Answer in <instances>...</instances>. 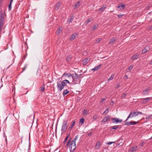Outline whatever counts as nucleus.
I'll return each instance as SVG.
<instances>
[{"mask_svg": "<svg viewBox=\"0 0 152 152\" xmlns=\"http://www.w3.org/2000/svg\"><path fill=\"white\" fill-rule=\"evenodd\" d=\"M150 64H152V60H151V61L150 63Z\"/></svg>", "mask_w": 152, "mask_h": 152, "instance_id": "nucleus-55", "label": "nucleus"}, {"mask_svg": "<svg viewBox=\"0 0 152 152\" xmlns=\"http://www.w3.org/2000/svg\"><path fill=\"white\" fill-rule=\"evenodd\" d=\"M69 126V124L67 123V120H64L62 126L61 131L62 132H64L66 130L67 127Z\"/></svg>", "mask_w": 152, "mask_h": 152, "instance_id": "nucleus-4", "label": "nucleus"}, {"mask_svg": "<svg viewBox=\"0 0 152 152\" xmlns=\"http://www.w3.org/2000/svg\"><path fill=\"white\" fill-rule=\"evenodd\" d=\"M66 76L67 77H72V75L70 73H64L62 75V77Z\"/></svg>", "mask_w": 152, "mask_h": 152, "instance_id": "nucleus-16", "label": "nucleus"}, {"mask_svg": "<svg viewBox=\"0 0 152 152\" xmlns=\"http://www.w3.org/2000/svg\"><path fill=\"white\" fill-rule=\"evenodd\" d=\"M125 6L122 4L120 3L119 4V6L117 7V10L118 11H121L123 10L125 8Z\"/></svg>", "mask_w": 152, "mask_h": 152, "instance_id": "nucleus-8", "label": "nucleus"}, {"mask_svg": "<svg viewBox=\"0 0 152 152\" xmlns=\"http://www.w3.org/2000/svg\"><path fill=\"white\" fill-rule=\"evenodd\" d=\"M12 2H10V4L9 5V9L10 10L11 9V4Z\"/></svg>", "mask_w": 152, "mask_h": 152, "instance_id": "nucleus-42", "label": "nucleus"}, {"mask_svg": "<svg viewBox=\"0 0 152 152\" xmlns=\"http://www.w3.org/2000/svg\"><path fill=\"white\" fill-rule=\"evenodd\" d=\"M106 99V98L102 99V100L100 101V102H102L103 101L105 100Z\"/></svg>", "mask_w": 152, "mask_h": 152, "instance_id": "nucleus-49", "label": "nucleus"}, {"mask_svg": "<svg viewBox=\"0 0 152 152\" xmlns=\"http://www.w3.org/2000/svg\"><path fill=\"white\" fill-rule=\"evenodd\" d=\"M76 148L75 143L74 142V141H72L70 144L69 146V149L70 152H73Z\"/></svg>", "mask_w": 152, "mask_h": 152, "instance_id": "nucleus-5", "label": "nucleus"}, {"mask_svg": "<svg viewBox=\"0 0 152 152\" xmlns=\"http://www.w3.org/2000/svg\"><path fill=\"white\" fill-rule=\"evenodd\" d=\"M114 142H108L107 143V144L108 145H110L111 144H112Z\"/></svg>", "mask_w": 152, "mask_h": 152, "instance_id": "nucleus-45", "label": "nucleus"}, {"mask_svg": "<svg viewBox=\"0 0 152 152\" xmlns=\"http://www.w3.org/2000/svg\"><path fill=\"white\" fill-rule=\"evenodd\" d=\"M119 86H119V85H117V86H116V88H118L119 87Z\"/></svg>", "mask_w": 152, "mask_h": 152, "instance_id": "nucleus-53", "label": "nucleus"}, {"mask_svg": "<svg viewBox=\"0 0 152 152\" xmlns=\"http://www.w3.org/2000/svg\"><path fill=\"white\" fill-rule=\"evenodd\" d=\"M115 122L116 123H118V122H121L122 121V120H119V119L118 118H115Z\"/></svg>", "mask_w": 152, "mask_h": 152, "instance_id": "nucleus-25", "label": "nucleus"}, {"mask_svg": "<svg viewBox=\"0 0 152 152\" xmlns=\"http://www.w3.org/2000/svg\"><path fill=\"white\" fill-rule=\"evenodd\" d=\"M69 92V91H68V90L66 89L64 90L63 92V94L64 96L66 94H67Z\"/></svg>", "mask_w": 152, "mask_h": 152, "instance_id": "nucleus-22", "label": "nucleus"}, {"mask_svg": "<svg viewBox=\"0 0 152 152\" xmlns=\"http://www.w3.org/2000/svg\"><path fill=\"white\" fill-rule=\"evenodd\" d=\"M69 137V135H68L66 137V138L64 140V143H65L66 142V141L67 140L68 138Z\"/></svg>", "mask_w": 152, "mask_h": 152, "instance_id": "nucleus-34", "label": "nucleus"}, {"mask_svg": "<svg viewBox=\"0 0 152 152\" xmlns=\"http://www.w3.org/2000/svg\"><path fill=\"white\" fill-rule=\"evenodd\" d=\"M109 112V109L107 108L106 109L104 112L103 113V114L104 115H106L107 114V113H108Z\"/></svg>", "mask_w": 152, "mask_h": 152, "instance_id": "nucleus-28", "label": "nucleus"}, {"mask_svg": "<svg viewBox=\"0 0 152 152\" xmlns=\"http://www.w3.org/2000/svg\"><path fill=\"white\" fill-rule=\"evenodd\" d=\"M89 61L88 58H85L83 61V64L84 65H86L88 64Z\"/></svg>", "mask_w": 152, "mask_h": 152, "instance_id": "nucleus-18", "label": "nucleus"}, {"mask_svg": "<svg viewBox=\"0 0 152 152\" xmlns=\"http://www.w3.org/2000/svg\"><path fill=\"white\" fill-rule=\"evenodd\" d=\"M142 145H143V144H142H142L141 145V146H142Z\"/></svg>", "mask_w": 152, "mask_h": 152, "instance_id": "nucleus-57", "label": "nucleus"}, {"mask_svg": "<svg viewBox=\"0 0 152 152\" xmlns=\"http://www.w3.org/2000/svg\"><path fill=\"white\" fill-rule=\"evenodd\" d=\"M13 0H11L10 1V2H12L13 1Z\"/></svg>", "mask_w": 152, "mask_h": 152, "instance_id": "nucleus-56", "label": "nucleus"}, {"mask_svg": "<svg viewBox=\"0 0 152 152\" xmlns=\"http://www.w3.org/2000/svg\"><path fill=\"white\" fill-rule=\"evenodd\" d=\"M70 141H71V139H69L68 140V141L67 142V143H66V147L67 146H68L69 145Z\"/></svg>", "mask_w": 152, "mask_h": 152, "instance_id": "nucleus-35", "label": "nucleus"}, {"mask_svg": "<svg viewBox=\"0 0 152 152\" xmlns=\"http://www.w3.org/2000/svg\"><path fill=\"white\" fill-rule=\"evenodd\" d=\"M150 88L149 87H147L143 91L142 94L143 95H147L148 93V91L150 89Z\"/></svg>", "mask_w": 152, "mask_h": 152, "instance_id": "nucleus-12", "label": "nucleus"}, {"mask_svg": "<svg viewBox=\"0 0 152 152\" xmlns=\"http://www.w3.org/2000/svg\"><path fill=\"white\" fill-rule=\"evenodd\" d=\"M102 64H100L97 66L95 67L94 68L92 69H91V70L94 71H96L98 70L99 69L101 66Z\"/></svg>", "mask_w": 152, "mask_h": 152, "instance_id": "nucleus-17", "label": "nucleus"}, {"mask_svg": "<svg viewBox=\"0 0 152 152\" xmlns=\"http://www.w3.org/2000/svg\"><path fill=\"white\" fill-rule=\"evenodd\" d=\"M106 8L105 7L103 6V7L99 9V11H103Z\"/></svg>", "mask_w": 152, "mask_h": 152, "instance_id": "nucleus-32", "label": "nucleus"}, {"mask_svg": "<svg viewBox=\"0 0 152 152\" xmlns=\"http://www.w3.org/2000/svg\"><path fill=\"white\" fill-rule=\"evenodd\" d=\"M118 128V126H114L111 128L112 129H116Z\"/></svg>", "mask_w": 152, "mask_h": 152, "instance_id": "nucleus-41", "label": "nucleus"}, {"mask_svg": "<svg viewBox=\"0 0 152 152\" xmlns=\"http://www.w3.org/2000/svg\"><path fill=\"white\" fill-rule=\"evenodd\" d=\"M123 15L122 14H120L119 15H118V18H121L123 16Z\"/></svg>", "mask_w": 152, "mask_h": 152, "instance_id": "nucleus-47", "label": "nucleus"}, {"mask_svg": "<svg viewBox=\"0 0 152 152\" xmlns=\"http://www.w3.org/2000/svg\"><path fill=\"white\" fill-rule=\"evenodd\" d=\"M133 66L132 65L130 66L128 68V69L130 71L131 70V69L133 68Z\"/></svg>", "mask_w": 152, "mask_h": 152, "instance_id": "nucleus-37", "label": "nucleus"}, {"mask_svg": "<svg viewBox=\"0 0 152 152\" xmlns=\"http://www.w3.org/2000/svg\"><path fill=\"white\" fill-rule=\"evenodd\" d=\"M5 14L4 12L1 11L0 12V31L1 32L3 27L4 18L5 17Z\"/></svg>", "mask_w": 152, "mask_h": 152, "instance_id": "nucleus-2", "label": "nucleus"}, {"mask_svg": "<svg viewBox=\"0 0 152 152\" xmlns=\"http://www.w3.org/2000/svg\"><path fill=\"white\" fill-rule=\"evenodd\" d=\"M45 85H43V86L40 87L39 89V91L41 92H44L45 90Z\"/></svg>", "mask_w": 152, "mask_h": 152, "instance_id": "nucleus-23", "label": "nucleus"}, {"mask_svg": "<svg viewBox=\"0 0 152 152\" xmlns=\"http://www.w3.org/2000/svg\"><path fill=\"white\" fill-rule=\"evenodd\" d=\"M149 29H151L152 28V26H150L149 27Z\"/></svg>", "mask_w": 152, "mask_h": 152, "instance_id": "nucleus-54", "label": "nucleus"}, {"mask_svg": "<svg viewBox=\"0 0 152 152\" xmlns=\"http://www.w3.org/2000/svg\"><path fill=\"white\" fill-rule=\"evenodd\" d=\"M115 75L113 74L108 79V81H110V80H112L114 77Z\"/></svg>", "mask_w": 152, "mask_h": 152, "instance_id": "nucleus-26", "label": "nucleus"}, {"mask_svg": "<svg viewBox=\"0 0 152 152\" xmlns=\"http://www.w3.org/2000/svg\"><path fill=\"white\" fill-rule=\"evenodd\" d=\"M124 78H125V79L126 80V79L128 78V76L126 75H125L124 77Z\"/></svg>", "mask_w": 152, "mask_h": 152, "instance_id": "nucleus-50", "label": "nucleus"}, {"mask_svg": "<svg viewBox=\"0 0 152 152\" xmlns=\"http://www.w3.org/2000/svg\"><path fill=\"white\" fill-rule=\"evenodd\" d=\"M75 123H76V122L75 121H72V123L71 124L69 127V129L71 130L74 126Z\"/></svg>", "mask_w": 152, "mask_h": 152, "instance_id": "nucleus-19", "label": "nucleus"}, {"mask_svg": "<svg viewBox=\"0 0 152 152\" xmlns=\"http://www.w3.org/2000/svg\"><path fill=\"white\" fill-rule=\"evenodd\" d=\"M61 31V30L60 28H59L58 30L56 32V34L57 35H59V34L60 33Z\"/></svg>", "mask_w": 152, "mask_h": 152, "instance_id": "nucleus-33", "label": "nucleus"}, {"mask_svg": "<svg viewBox=\"0 0 152 152\" xmlns=\"http://www.w3.org/2000/svg\"><path fill=\"white\" fill-rule=\"evenodd\" d=\"M137 146H134L131 148L130 151L131 152H135L137 151Z\"/></svg>", "mask_w": 152, "mask_h": 152, "instance_id": "nucleus-15", "label": "nucleus"}, {"mask_svg": "<svg viewBox=\"0 0 152 152\" xmlns=\"http://www.w3.org/2000/svg\"><path fill=\"white\" fill-rule=\"evenodd\" d=\"M140 57V54H135L132 57V60L137 59Z\"/></svg>", "mask_w": 152, "mask_h": 152, "instance_id": "nucleus-13", "label": "nucleus"}, {"mask_svg": "<svg viewBox=\"0 0 152 152\" xmlns=\"http://www.w3.org/2000/svg\"><path fill=\"white\" fill-rule=\"evenodd\" d=\"M77 35V34H73L70 36V39L71 40H73L76 38V36Z\"/></svg>", "mask_w": 152, "mask_h": 152, "instance_id": "nucleus-21", "label": "nucleus"}, {"mask_svg": "<svg viewBox=\"0 0 152 152\" xmlns=\"http://www.w3.org/2000/svg\"><path fill=\"white\" fill-rule=\"evenodd\" d=\"M139 114H143L141 112L139 111L131 112L127 119L125 120V122L129 118H132L133 117H135L137 116Z\"/></svg>", "mask_w": 152, "mask_h": 152, "instance_id": "nucleus-3", "label": "nucleus"}, {"mask_svg": "<svg viewBox=\"0 0 152 152\" xmlns=\"http://www.w3.org/2000/svg\"><path fill=\"white\" fill-rule=\"evenodd\" d=\"M79 1L77 2V3L76 5L75 6V7H76V8H77L80 6V5L79 4Z\"/></svg>", "mask_w": 152, "mask_h": 152, "instance_id": "nucleus-38", "label": "nucleus"}, {"mask_svg": "<svg viewBox=\"0 0 152 152\" xmlns=\"http://www.w3.org/2000/svg\"><path fill=\"white\" fill-rule=\"evenodd\" d=\"M88 111L85 109L83 112V114L84 115H86L88 114Z\"/></svg>", "mask_w": 152, "mask_h": 152, "instance_id": "nucleus-29", "label": "nucleus"}, {"mask_svg": "<svg viewBox=\"0 0 152 152\" xmlns=\"http://www.w3.org/2000/svg\"><path fill=\"white\" fill-rule=\"evenodd\" d=\"M115 40H116V39H115V37L112 38L110 40V41L109 42V44H110L111 43H114L115 41Z\"/></svg>", "mask_w": 152, "mask_h": 152, "instance_id": "nucleus-20", "label": "nucleus"}, {"mask_svg": "<svg viewBox=\"0 0 152 152\" xmlns=\"http://www.w3.org/2000/svg\"><path fill=\"white\" fill-rule=\"evenodd\" d=\"M99 25L98 24H96L92 28L93 30H95L98 27Z\"/></svg>", "mask_w": 152, "mask_h": 152, "instance_id": "nucleus-31", "label": "nucleus"}, {"mask_svg": "<svg viewBox=\"0 0 152 152\" xmlns=\"http://www.w3.org/2000/svg\"><path fill=\"white\" fill-rule=\"evenodd\" d=\"M151 138H152V137H151Z\"/></svg>", "mask_w": 152, "mask_h": 152, "instance_id": "nucleus-58", "label": "nucleus"}, {"mask_svg": "<svg viewBox=\"0 0 152 152\" xmlns=\"http://www.w3.org/2000/svg\"><path fill=\"white\" fill-rule=\"evenodd\" d=\"M100 145V143L99 142L96 144L95 146V147L96 149H98L99 148Z\"/></svg>", "mask_w": 152, "mask_h": 152, "instance_id": "nucleus-24", "label": "nucleus"}, {"mask_svg": "<svg viewBox=\"0 0 152 152\" xmlns=\"http://www.w3.org/2000/svg\"><path fill=\"white\" fill-rule=\"evenodd\" d=\"M71 57H70V56H68L67 57V58H66V60L67 61H69L71 59Z\"/></svg>", "mask_w": 152, "mask_h": 152, "instance_id": "nucleus-40", "label": "nucleus"}, {"mask_svg": "<svg viewBox=\"0 0 152 152\" xmlns=\"http://www.w3.org/2000/svg\"><path fill=\"white\" fill-rule=\"evenodd\" d=\"M84 119L83 118H82L80 120V122L82 124H83L84 122Z\"/></svg>", "mask_w": 152, "mask_h": 152, "instance_id": "nucleus-36", "label": "nucleus"}, {"mask_svg": "<svg viewBox=\"0 0 152 152\" xmlns=\"http://www.w3.org/2000/svg\"><path fill=\"white\" fill-rule=\"evenodd\" d=\"M102 40L101 38H99L97 39L96 41V43H98L100 42Z\"/></svg>", "mask_w": 152, "mask_h": 152, "instance_id": "nucleus-43", "label": "nucleus"}, {"mask_svg": "<svg viewBox=\"0 0 152 152\" xmlns=\"http://www.w3.org/2000/svg\"><path fill=\"white\" fill-rule=\"evenodd\" d=\"M111 119L112 120V121L113 123H114L115 122V118H112Z\"/></svg>", "mask_w": 152, "mask_h": 152, "instance_id": "nucleus-46", "label": "nucleus"}, {"mask_svg": "<svg viewBox=\"0 0 152 152\" xmlns=\"http://www.w3.org/2000/svg\"><path fill=\"white\" fill-rule=\"evenodd\" d=\"M150 49L148 46H146L145 47L144 49L142 50V54H144L149 51Z\"/></svg>", "mask_w": 152, "mask_h": 152, "instance_id": "nucleus-10", "label": "nucleus"}, {"mask_svg": "<svg viewBox=\"0 0 152 152\" xmlns=\"http://www.w3.org/2000/svg\"><path fill=\"white\" fill-rule=\"evenodd\" d=\"M114 103V102L113 101H111V102H110V104H113Z\"/></svg>", "mask_w": 152, "mask_h": 152, "instance_id": "nucleus-52", "label": "nucleus"}, {"mask_svg": "<svg viewBox=\"0 0 152 152\" xmlns=\"http://www.w3.org/2000/svg\"><path fill=\"white\" fill-rule=\"evenodd\" d=\"M72 78L73 79V82L75 84L77 83L76 82H77V80L79 78L78 75L75 73L72 75Z\"/></svg>", "mask_w": 152, "mask_h": 152, "instance_id": "nucleus-6", "label": "nucleus"}, {"mask_svg": "<svg viewBox=\"0 0 152 152\" xmlns=\"http://www.w3.org/2000/svg\"><path fill=\"white\" fill-rule=\"evenodd\" d=\"M138 123V121L137 122L134 121L126 122L125 123V125L126 126L134 125Z\"/></svg>", "mask_w": 152, "mask_h": 152, "instance_id": "nucleus-7", "label": "nucleus"}, {"mask_svg": "<svg viewBox=\"0 0 152 152\" xmlns=\"http://www.w3.org/2000/svg\"><path fill=\"white\" fill-rule=\"evenodd\" d=\"M98 118V116L97 115H95L94 116L93 118L94 119L96 120Z\"/></svg>", "mask_w": 152, "mask_h": 152, "instance_id": "nucleus-39", "label": "nucleus"}, {"mask_svg": "<svg viewBox=\"0 0 152 152\" xmlns=\"http://www.w3.org/2000/svg\"><path fill=\"white\" fill-rule=\"evenodd\" d=\"M152 97H147L145 98H143L141 101V102L143 104H145L146 103L148 102L149 100L151 99Z\"/></svg>", "mask_w": 152, "mask_h": 152, "instance_id": "nucleus-9", "label": "nucleus"}, {"mask_svg": "<svg viewBox=\"0 0 152 152\" xmlns=\"http://www.w3.org/2000/svg\"><path fill=\"white\" fill-rule=\"evenodd\" d=\"M78 137H79L78 135H76L75 137V138H74V140H73L72 141H74V142L75 143L76 141V140H77L78 139Z\"/></svg>", "mask_w": 152, "mask_h": 152, "instance_id": "nucleus-30", "label": "nucleus"}, {"mask_svg": "<svg viewBox=\"0 0 152 152\" xmlns=\"http://www.w3.org/2000/svg\"><path fill=\"white\" fill-rule=\"evenodd\" d=\"M73 18H70L68 19V21L69 23H70V22H71V21H72V20H73Z\"/></svg>", "mask_w": 152, "mask_h": 152, "instance_id": "nucleus-44", "label": "nucleus"}, {"mask_svg": "<svg viewBox=\"0 0 152 152\" xmlns=\"http://www.w3.org/2000/svg\"><path fill=\"white\" fill-rule=\"evenodd\" d=\"M111 118L110 116L109 115L105 117L102 120V121L105 123L107 122Z\"/></svg>", "mask_w": 152, "mask_h": 152, "instance_id": "nucleus-11", "label": "nucleus"}, {"mask_svg": "<svg viewBox=\"0 0 152 152\" xmlns=\"http://www.w3.org/2000/svg\"><path fill=\"white\" fill-rule=\"evenodd\" d=\"M61 4L59 2L57 3L54 7V10L55 11H57L60 6Z\"/></svg>", "mask_w": 152, "mask_h": 152, "instance_id": "nucleus-14", "label": "nucleus"}, {"mask_svg": "<svg viewBox=\"0 0 152 152\" xmlns=\"http://www.w3.org/2000/svg\"><path fill=\"white\" fill-rule=\"evenodd\" d=\"M126 95V94H125V93L123 94L121 96L122 97L124 98L125 97Z\"/></svg>", "mask_w": 152, "mask_h": 152, "instance_id": "nucleus-48", "label": "nucleus"}, {"mask_svg": "<svg viewBox=\"0 0 152 152\" xmlns=\"http://www.w3.org/2000/svg\"><path fill=\"white\" fill-rule=\"evenodd\" d=\"M67 83L70 84L69 81L67 80H65L62 81L58 80L57 83V87L58 91H61L64 86L66 85Z\"/></svg>", "mask_w": 152, "mask_h": 152, "instance_id": "nucleus-1", "label": "nucleus"}, {"mask_svg": "<svg viewBox=\"0 0 152 152\" xmlns=\"http://www.w3.org/2000/svg\"><path fill=\"white\" fill-rule=\"evenodd\" d=\"M91 132H89L88 134V136H91Z\"/></svg>", "mask_w": 152, "mask_h": 152, "instance_id": "nucleus-51", "label": "nucleus"}, {"mask_svg": "<svg viewBox=\"0 0 152 152\" xmlns=\"http://www.w3.org/2000/svg\"><path fill=\"white\" fill-rule=\"evenodd\" d=\"M92 20V19L91 18H89L88 20L85 21V23L86 24H87L88 23L90 22Z\"/></svg>", "mask_w": 152, "mask_h": 152, "instance_id": "nucleus-27", "label": "nucleus"}]
</instances>
